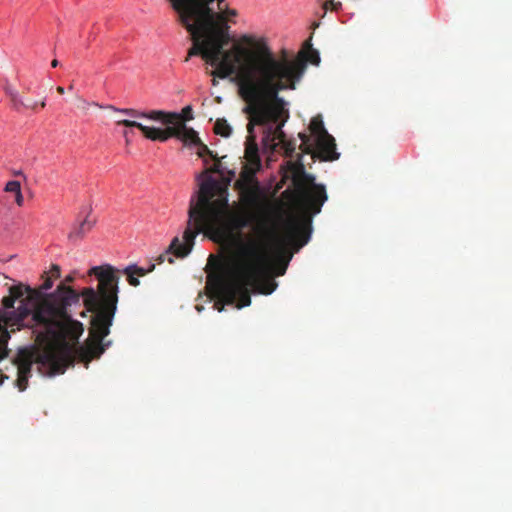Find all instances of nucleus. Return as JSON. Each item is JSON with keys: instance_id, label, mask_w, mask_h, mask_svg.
<instances>
[{"instance_id": "1", "label": "nucleus", "mask_w": 512, "mask_h": 512, "mask_svg": "<svg viewBox=\"0 0 512 512\" xmlns=\"http://www.w3.org/2000/svg\"><path fill=\"white\" fill-rule=\"evenodd\" d=\"M177 14L193 42L185 61L201 56L215 67L211 72L214 77L224 79L235 74L238 94L248 111H256V104L275 94L281 85L298 82L307 63L317 65L320 61L318 51L312 47V36L304 41L295 57H290L286 50L276 55L264 38L250 35H243L240 43L224 50L230 41V27L224 23L222 14H215L210 5Z\"/></svg>"}, {"instance_id": "2", "label": "nucleus", "mask_w": 512, "mask_h": 512, "mask_svg": "<svg viewBox=\"0 0 512 512\" xmlns=\"http://www.w3.org/2000/svg\"><path fill=\"white\" fill-rule=\"evenodd\" d=\"M213 177H207L199 185L196 195L190 199L188 221L185 229L186 245L177 251L179 256H188L198 234L220 233L230 228L242 230L251 227L248 234H239L234 241L230 262L213 281V294L217 299L214 308L223 311L224 305L241 309L251 304L250 290L269 295L277 283L266 276L269 270V239L274 229L264 220H252L245 213L229 210L228 185Z\"/></svg>"}, {"instance_id": "3", "label": "nucleus", "mask_w": 512, "mask_h": 512, "mask_svg": "<svg viewBox=\"0 0 512 512\" xmlns=\"http://www.w3.org/2000/svg\"><path fill=\"white\" fill-rule=\"evenodd\" d=\"M77 300V294L64 282L46 295L21 283L9 287V295L2 299L4 311L0 309V361L7 356L8 328L12 332L14 327L19 329L29 317L35 326L43 328L38 338L46 343L42 349L19 350L15 359L19 391L27 388L33 364L50 376L64 373L71 361V347L65 343V337H76L81 332V326L71 322L66 313L67 306Z\"/></svg>"}, {"instance_id": "4", "label": "nucleus", "mask_w": 512, "mask_h": 512, "mask_svg": "<svg viewBox=\"0 0 512 512\" xmlns=\"http://www.w3.org/2000/svg\"><path fill=\"white\" fill-rule=\"evenodd\" d=\"M154 268L155 264H152L148 269L132 264L122 271L110 264L94 266L88 271V275L95 276L97 279V289L87 287L84 288L81 293L72 289L77 294L78 300L67 306L66 313L71 322L78 323L81 326V332L76 337L67 335L65 337V343L72 348L68 340L77 341L83 332L82 324L72 319L69 310L72 305L78 304L82 297L84 306L93 314L91 318L90 339L79 349V357L82 361L86 362V364L92 359L99 358L111 345L110 340L105 341L104 339L110 333V327L113 324V319L117 311L120 274L126 275L128 283L133 287H137L140 284L138 277L145 276L149 272H152ZM72 361L73 355L71 354V361L68 365L71 364Z\"/></svg>"}, {"instance_id": "5", "label": "nucleus", "mask_w": 512, "mask_h": 512, "mask_svg": "<svg viewBox=\"0 0 512 512\" xmlns=\"http://www.w3.org/2000/svg\"><path fill=\"white\" fill-rule=\"evenodd\" d=\"M297 82L286 83L278 87L275 94L269 95L260 103L256 104V111H248L247 104L243 108V112L248 115L249 123L247 124L248 136L245 142V159L240 172L239 179L235 182V188L240 192L241 200L245 204H253L257 199L258 182L255 174L261 168V159L259 156L254 127L267 126L263 141L265 144L271 142L272 145L284 144L287 155L294 152V146L291 143L285 144V134L282 126L288 118V110L286 109V101L279 96L281 91L293 90Z\"/></svg>"}, {"instance_id": "6", "label": "nucleus", "mask_w": 512, "mask_h": 512, "mask_svg": "<svg viewBox=\"0 0 512 512\" xmlns=\"http://www.w3.org/2000/svg\"><path fill=\"white\" fill-rule=\"evenodd\" d=\"M312 218L306 212L289 215L283 220L280 233L269 239V270L265 277L272 279V271L277 276L285 274L293 254L308 243L312 231Z\"/></svg>"}, {"instance_id": "7", "label": "nucleus", "mask_w": 512, "mask_h": 512, "mask_svg": "<svg viewBox=\"0 0 512 512\" xmlns=\"http://www.w3.org/2000/svg\"><path fill=\"white\" fill-rule=\"evenodd\" d=\"M108 108L111 111L121 113L134 118H146L152 121H158L165 125L177 123L181 115L176 112H166L162 110H151V111H139L133 108H118L113 105H109Z\"/></svg>"}, {"instance_id": "8", "label": "nucleus", "mask_w": 512, "mask_h": 512, "mask_svg": "<svg viewBox=\"0 0 512 512\" xmlns=\"http://www.w3.org/2000/svg\"><path fill=\"white\" fill-rule=\"evenodd\" d=\"M4 92L9 97L12 108L16 111H21L23 108H25L35 112L39 106L41 108L46 107V98L40 102L33 101L31 99L24 101L19 92L10 84H6L4 86Z\"/></svg>"}, {"instance_id": "9", "label": "nucleus", "mask_w": 512, "mask_h": 512, "mask_svg": "<svg viewBox=\"0 0 512 512\" xmlns=\"http://www.w3.org/2000/svg\"><path fill=\"white\" fill-rule=\"evenodd\" d=\"M116 124L129 128H137L149 140L165 142V136L163 135L162 129L160 128L146 126L140 122L129 119L118 120Z\"/></svg>"}, {"instance_id": "10", "label": "nucleus", "mask_w": 512, "mask_h": 512, "mask_svg": "<svg viewBox=\"0 0 512 512\" xmlns=\"http://www.w3.org/2000/svg\"><path fill=\"white\" fill-rule=\"evenodd\" d=\"M339 157L340 153L337 151L335 138L328 133L322 124V162L335 161Z\"/></svg>"}, {"instance_id": "11", "label": "nucleus", "mask_w": 512, "mask_h": 512, "mask_svg": "<svg viewBox=\"0 0 512 512\" xmlns=\"http://www.w3.org/2000/svg\"><path fill=\"white\" fill-rule=\"evenodd\" d=\"M91 209H89L87 215L80 222L76 223L70 231L68 238L70 240L83 239L87 233H89L95 225V220L90 219Z\"/></svg>"}, {"instance_id": "12", "label": "nucleus", "mask_w": 512, "mask_h": 512, "mask_svg": "<svg viewBox=\"0 0 512 512\" xmlns=\"http://www.w3.org/2000/svg\"><path fill=\"white\" fill-rule=\"evenodd\" d=\"M184 245H186L185 231L183 232L182 241L179 239V237H174L172 239L167 250L157 257V263L162 264L166 261V259L169 261V263H173L174 260L170 255H174L178 258H185L186 256L177 255V251L182 249Z\"/></svg>"}, {"instance_id": "13", "label": "nucleus", "mask_w": 512, "mask_h": 512, "mask_svg": "<svg viewBox=\"0 0 512 512\" xmlns=\"http://www.w3.org/2000/svg\"><path fill=\"white\" fill-rule=\"evenodd\" d=\"M195 146H198L197 155L200 158H204L206 155H208V156H210L212 159H214L216 161L215 164L211 168L206 169L200 175V177H204L205 178L203 181H205L207 179V177H211L210 175H208V173H220V161H219L217 155L214 154V152L212 150H210L208 148V146L205 145L201 140H200V143H197Z\"/></svg>"}, {"instance_id": "14", "label": "nucleus", "mask_w": 512, "mask_h": 512, "mask_svg": "<svg viewBox=\"0 0 512 512\" xmlns=\"http://www.w3.org/2000/svg\"><path fill=\"white\" fill-rule=\"evenodd\" d=\"M176 13L190 9H196L202 6L210 5L215 0H169Z\"/></svg>"}, {"instance_id": "15", "label": "nucleus", "mask_w": 512, "mask_h": 512, "mask_svg": "<svg viewBox=\"0 0 512 512\" xmlns=\"http://www.w3.org/2000/svg\"><path fill=\"white\" fill-rule=\"evenodd\" d=\"M178 139L185 145H196L200 143L198 133L194 129L187 127L184 123H181V131Z\"/></svg>"}, {"instance_id": "16", "label": "nucleus", "mask_w": 512, "mask_h": 512, "mask_svg": "<svg viewBox=\"0 0 512 512\" xmlns=\"http://www.w3.org/2000/svg\"><path fill=\"white\" fill-rule=\"evenodd\" d=\"M310 130L315 142L313 157L320 158V114L313 117L310 124Z\"/></svg>"}, {"instance_id": "17", "label": "nucleus", "mask_w": 512, "mask_h": 512, "mask_svg": "<svg viewBox=\"0 0 512 512\" xmlns=\"http://www.w3.org/2000/svg\"><path fill=\"white\" fill-rule=\"evenodd\" d=\"M214 132L222 137H229L232 133V128L224 118L216 120L214 125Z\"/></svg>"}, {"instance_id": "18", "label": "nucleus", "mask_w": 512, "mask_h": 512, "mask_svg": "<svg viewBox=\"0 0 512 512\" xmlns=\"http://www.w3.org/2000/svg\"><path fill=\"white\" fill-rule=\"evenodd\" d=\"M181 123L183 122L182 119L180 118V120L177 123L173 124L174 126H168L167 128L162 129V133L165 136V141H167L171 137H175L177 139L179 138L181 131Z\"/></svg>"}, {"instance_id": "19", "label": "nucleus", "mask_w": 512, "mask_h": 512, "mask_svg": "<svg viewBox=\"0 0 512 512\" xmlns=\"http://www.w3.org/2000/svg\"><path fill=\"white\" fill-rule=\"evenodd\" d=\"M77 100H78V102H79V104H78V108H80V109H82V110H85V111H86V110H88V108H89L90 106H92V105H94V106H98V107H99V108H101V109H107L106 107L108 106V105H106V106H104V105H100V104H98V103H94V102H93V103H90V102H88L87 100H85V99H83V98H81V97H77Z\"/></svg>"}, {"instance_id": "20", "label": "nucleus", "mask_w": 512, "mask_h": 512, "mask_svg": "<svg viewBox=\"0 0 512 512\" xmlns=\"http://www.w3.org/2000/svg\"><path fill=\"white\" fill-rule=\"evenodd\" d=\"M4 190L15 195L21 190L20 182L16 180L9 181L6 183Z\"/></svg>"}, {"instance_id": "21", "label": "nucleus", "mask_w": 512, "mask_h": 512, "mask_svg": "<svg viewBox=\"0 0 512 512\" xmlns=\"http://www.w3.org/2000/svg\"><path fill=\"white\" fill-rule=\"evenodd\" d=\"M329 6L331 7V9L337 10L338 7L341 6V3L340 2H335L334 0H329L328 2L322 3V10H324V13L322 14V17L324 16L325 11L329 8Z\"/></svg>"}, {"instance_id": "22", "label": "nucleus", "mask_w": 512, "mask_h": 512, "mask_svg": "<svg viewBox=\"0 0 512 512\" xmlns=\"http://www.w3.org/2000/svg\"><path fill=\"white\" fill-rule=\"evenodd\" d=\"M317 190H320V186H315L313 207L315 209V212H320V194H318Z\"/></svg>"}, {"instance_id": "23", "label": "nucleus", "mask_w": 512, "mask_h": 512, "mask_svg": "<svg viewBox=\"0 0 512 512\" xmlns=\"http://www.w3.org/2000/svg\"><path fill=\"white\" fill-rule=\"evenodd\" d=\"M60 272V267L58 265H52L47 277H51L52 280L58 279L60 277Z\"/></svg>"}, {"instance_id": "24", "label": "nucleus", "mask_w": 512, "mask_h": 512, "mask_svg": "<svg viewBox=\"0 0 512 512\" xmlns=\"http://www.w3.org/2000/svg\"><path fill=\"white\" fill-rule=\"evenodd\" d=\"M215 14H217L215 11H214ZM223 16H224V23L229 26L227 24V17H235L237 16V11L235 9H226L224 12L221 13Z\"/></svg>"}, {"instance_id": "25", "label": "nucleus", "mask_w": 512, "mask_h": 512, "mask_svg": "<svg viewBox=\"0 0 512 512\" xmlns=\"http://www.w3.org/2000/svg\"><path fill=\"white\" fill-rule=\"evenodd\" d=\"M53 286V280L51 277H46L44 283L41 285L42 290H49Z\"/></svg>"}, {"instance_id": "26", "label": "nucleus", "mask_w": 512, "mask_h": 512, "mask_svg": "<svg viewBox=\"0 0 512 512\" xmlns=\"http://www.w3.org/2000/svg\"><path fill=\"white\" fill-rule=\"evenodd\" d=\"M182 112H183L186 120H191L193 118L191 106L184 107Z\"/></svg>"}, {"instance_id": "27", "label": "nucleus", "mask_w": 512, "mask_h": 512, "mask_svg": "<svg viewBox=\"0 0 512 512\" xmlns=\"http://www.w3.org/2000/svg\"><path fill=\"white\" fill-rule=\"evenodd\" d=\"M15 202L18 206H20V207L23 206L24 197H23L21 190L15 194Z\"/></svg>"}, {"instance_id": "28", "label": "nucleus", "mask_w": 512, "mask_h": 512, "mask_svg": "<svg viewBox=\"0 0 512 512\" xmlns=\"http://www.w3.org/2000/svg\"><path fill=\"white\" fill-rule=\"evenodd\" d=\"M327 192H326V188L325 186L322 184V198H321V201H322V206L324 205V203L326 202L327 200Z\"/></svg>"}, {"instance_id": "29", "label": "nucleus", "mask_w": 512, "mask_h": 512, "mask_svg": "<svg viewBox=\"0 0 512 512\" xmlns=\"http://www.w3.org/2000/svg\"><path fill=\"white\" fill-rule=\"evenodd\" d=\"M13 176H20L23 179H26V175L21 170H12Z\"/></svg>"}, {"instance_id": "30", "label": "nucleus", "mask_w": 512, "mask_h": 512, "mask_svg": "<svg viewBox=\"0 0 512 512\" xmlns=\"http://www.w3.org/2000/svg\"><path fill=\"white\" fill-rule=\"evenodd\" d=\"M58 65H59V62H58V60H56V59H54V60L51 62V66H52L53 68L57 67Z\"/></svg>"}, {"instance_id": "31", "label": "nucleus", "mask_w": 512, "mask_h": 512, "mask_svg": "<svg viewBox=\"0 0 512 512\" xmlns=\"http://www.w3.org/2000/svg\"><path fill=\"white\" fill-rule=\"evenodd\" d=\"M56 90H57V92H58L59 94H63V93H64V88H63V87H61V86H58V87L56 88Z\"/></svg>"}, {"instance_id": "32", "label": "nucleus", "mask_w": 512, "mask_h": 512, "mask_svg": "<svg viewBox=\"0 0 512 512\" xmlns=\"http://www.w3.org/2000/svg\"><path fill=\"white\" fill-rule=\"evenodd\" d=\"M73 279L74 278L72 276H67L66 279H65V282H72Z\"/></svg>"}, {"instance_id": "33", "label": "nucleus", "mask_w": 512, "mask_h": 512, "mask_svg": "<svg viewBox=\"0 0 512 512\" xmlns=\"http://www.w3.org/2000/svg\"><path fill=\"white\" fill-rule=\"evenodd\" d=\"M318 26H319V23L314 22V23L312 24V29H313V30H315Z\"/></svg>"}, {"instance_id": "34", "label": "nucleus", "mask_w": 512, "mask_h": 512, "mask_svg": "<svg viewBox=\"0 0 512 512\" xmlns=\"http://www.w3.org/2000/svg\"><path fill=\"white\" fill-rule=\"evenodd\" d=\"M128 135H129V132H127V131H124V132H123V136H124L125 138H127V136H128Z\"/></svg>"}, {"instance_id": "35", "label": "nucleus", "mask_w": 512, "mask_h": 512, "mask_svg": "<svg viewBox=\"0 0 512 512\" xmlns=\"http://www.w3.org/2000/svg\"><path fill=\"white\" fill-rule=\"evenodd\" d=\"M290 165H291V168H292V169H294V170L298 169V168L295 166V164H292V163H291Z\"/></svg>"}, {"instance_id": "36", "label": "nucleus", "mask_w": 512, "mask_h": 512, "mask_svg": "<svg viewBox=\"0 0 512 512\" xmlns=\"http://www.w3.org/2000/svg\"><path fill=\"white\" fill-rule=\"evenodd\" d=\"M196 309H197L198 311H201L202 307H200V306H196Z\"/></svg>"}]
</instances>
